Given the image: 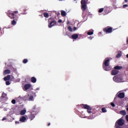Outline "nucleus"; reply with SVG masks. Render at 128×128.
<instances>
[{
    "label": "nucleus",
    "mask_w": 128,
    "mask_h": 128,
    "mask_svg": "<svg viewBox=\"0 0 128 128\" xmlns=\"http://www.w3.org/2000/svg\"><path fill=\"white\" fill-rule=\"evenodd\" d=\"M18 14V11L17 10L12 12L10 10L7 12L8 16L12 20H14L11 21V24H12V26H16V22L18 20V15H16Z\"/></svg>",
    "instance_id": "f257e3e1"
},
{
    "label": "nucleus",
    "mask_w": 128,
    "mask_h": 128,
    "mask_svg": "<svg viewBox=\"0 0 128 128\" xmlns=\"http://www.w3.org/2000/svg\"><path fill=\"white\" fill-rule=\"evenodd\" d=\"M81 4V10H82V16H90V12H88V10H86L88 6H86V0H82Z\"/></svg>",
    "instance_id": "f03ea898"
},
{
    "label": "nucleus",
    "mask_w": 128,
    "mask_h": 128,
    "mask_svg": "<svg viewBox=\"0 0 128 128\" xmlns=\"http://www.w3.org/2000/svg\"><path fill=\"white\" fill-rule=\"evenodd\" d=\"M124 124V120L121 118L116 122L115 126L116 128H120V126Z\"/></svg>",
    "instance_id": "7ed1b4c3"
},
{
    "label": "nucleus",
    "mask_w": 128,
    "mask_h": 128,
    "mask_svg": "<svg viewBox=\"0 0 128 128\" xmlns=\"http://www.w3.org/2000/svg\"><path fill=\"white\" fill-rule=\"evenodd\" d=\"M48 22L49 23L48 24V28H51L54 26L56 24V22L54 20V18H48Z\"/></svg>",
    "instance_id": "20e7f679"
},
{
    "label": "nucleus",
    "mask_w": 128,
    "mask_h": 128,
    "mask_svg": "<svg viewBox=\"0 0 128 128\" xmlns=\"http://www.w3.org/2000/svg\"><path fill=\"white\" fill-rule=\"evenodd\" d=\"M80 106L84 110H87V112H88V114H92V108L90 106L86 104H80Z\"/></svg>",
    "instance_id": "39448f33"
},
{
    "label": "nucleus",
    "mask_w": 128,
    "mask_h": 128,
    "mask_svg": "<svg viewBox=\"0 0 128 128\" xmlns=\"http://www.w3.org/2000/svg\"><path fill=\"white\" fill-rule=\"evenodd\" d=\"M113 80L116 82H124V78L120 76H114L113 77Z\"/></svg>",
    "instance_id": "423d86ee"
},
{
    "label": "nucleus",
    "mask_w": 128,
    "mask_h": 128,
    "mask_svg": "<svg viewBox=\"0 0 128 128\" xmlns=\"http://www.w3.org/2000/svg\"><path fill=\"white\" fill-rule=\"evenodd\" d=\"M112 60V58H106L104 61L102 66H110V62Z\"/></svg>",
    "instance_id": "0eeeda50"
},
{
    "label": "nucleus",
    "mask_w": 128,
    "mask_h": 128,
    "mask_svg": "<svg viewBox=\"0 0 128 128\" xmlns=\"http://www.w3.org/2000/svg\"><path fill=\"white\" fill-rule=\"evenodd\" d=\"M103 31L106 34H112V28L107 26L104 28Z\"/></svg>",
    "instance_id": "6e6552de"
},
{
    "label": "nucleus",
    "mask_w": 128,
    "mask_h": 128,
    "mask_svg": "<svg viewBox=\"0 0 128 128\" xmlns=\"http://www.w3.org/2000/svg\"><path fill=\"white\" fill-rule=\"evenodd\" d=\"M36 112H32L28 116V118H30V120H32L36 118Z\"/></svg>",
    "instance_id": "1a4fd4ad"
},
{
    "label": "nucleus",
    "mask_w": 128,
    "mask_h": 128,
    "mask_svg": "<svg viewBox=\"0 0 128 128\" xmlns=\"http://www.w3.org/2000/svg\"><path fill=\"white\" fill-rule=\"evenodd\" d=\"M104 12H105L106 14H108V12H110V9L108 7H105L104 8Z\"/></svg>",
    "instance_id": "9d476101"
},
{
    "label": "nucleus",
    "mask_w": 128,
    "mask_h": 128,
    "mask_svg": "<svg viewBox=\"0 0 128 128\" xmlns=\"http://www.w3.org/2000/svg\"><path fill=\"white\" fill-rule=\"evenodd\" d=\"M118 72H119L118 70L114 69L112 71L111 74L112 76H116V74H118Z\"/></svg>",
    "instance_id": "9b49d317"
},
{
    "label": "nucleus",
    "mask_w": 128,
    "mask_h": 128,
    "mask_svg": "<svg viewBox=\"0 0 128 128\" xmlns=\"http://www.w3.org/2000/svg\"><path fill=\"white\" fill-rule=\"evenodd\" d=\"M103 68L104 70H106V72H109V70H112V67L110 66H103Z\"/></svg>",
    "instance_id": "f8f14e48"
},
{
    "label": "nucleus",
    "mask_w": 128,
    "mask_h": 128,
    "mask_svg": "<svg viewBox=\"0 0 128 128\" xmlns=\"http://www.w3.org/2000/svg\"><path fill=\"white\" fill-rule=\"evenodd\" d=\"M26 120V118L24 116H22L20 118V122H25Z\"/></svg>",
    "instance_id": "ddd939ff"
},
{
    "label": "nucleus",
    "mask_w": 128,
    "mask_h": 128,
    "mask_svg": "<svg viewBox=\"0 0 128 128\" xmlns=\"http://www.w3.org/2000/svg\"><path fill=\"white\" fill-rule=\"evenodd\" d=\"M118 96L119 98H124V92L119 93Z\"/></svg>",
    "instance_id": "4468645a"
},
{
    "label": "nucleus",
    "mask_w": 128,
    "mask_h": 128,
    "mask_svg": "<svg viewBox=\"0 0 128 128\" xmlns=\"http://www.w3.org/2000/svg\"><path fill=\"white\" fill-rule=\"evenodd\" d=\"M31 87H32V85L28 84H26L24 86V89L26 90L30 88Z\"/></svg>",
    "instance_id": "2eb2a0df"
},
{
    "label": "nucleus",
    "mask_w": 128,
    "mask_h": 128,
    "mask_svg": "<svg viewBox=\"0 0 128 128\" xmlns=\"http://www.w3.org/2000/svg\"><path fill=\"white\" fill-rule=\"evenodd\" d=\"M72 40H76L77 38H78V34H74L72 36Z\"/></svg>",
    "instance_id": "dca6fc26"
},
{
    "label": "nucleus",
    "mask_w": 128,
    "mask_h": 128,
    "mask_svg": "<svg viewBox=\"0 0 128 128\" xmlns=\"http://www.w3.org/2000/svg\"><path fill=\"white\" fill-rule=\"evenodd\" d=\"M4 80H10V75H8L6 76L4 78Z\"/></svg>",
    "instance_id": "f3484780"
},
{
    "label": "nucleus",
    "mask_w": 128,
    "mask_h": 128,
    "mask_svg": "<svg viewBox=\"0 0 128 128\" xmlns=\"http://www.w3.org/2000/svg\"><path fill=\"white\" fill-rule=\"evenodd\" d=\"M30 80L32 82H33L34 84L36 82V78L35 77H32Z\"/></svg>",
    "instance_id": "a211bd4d"
},
{
    "label": "nucleus",
    "mask_w": 128,
    "mask_h": 128,
    "mask_svg": "<svg viewBox=\"0 0 128 128\" xmlns=\"http://www.w3.org/2000/svg\"><path fill=\"white\" fill-rule=\"evenodd\" d=\"M26 110H21V112H20V114L21 116H24V115L26 114Z\"/></svg>",
    "instance_id": "6ab92c4d"
},
{
    "label": "nucleus",
    "mask_w": 128,
    "mask_h": 128,
    "mask_svg": "<svg viewBox=\"0 0 128 128\" xmlns=\"http://www.w3.org/2000/svg\"><path fill=\"white\" fill-rule=\"evenodd\" d=\"M4 74H10V70H6L4 72Z\"/></svg>",
    "instance_id": "aec40b11"
},
{
    "label": "nucleus",
    "mask_w": 128,
    "mask_h": 128,
    "mask_svg": "<svg viewBox=\"0 0 128 128\" xmlns=\"http://www.w3.org/2000/svg\"><path fill=\"white\" fill-rule=\"evenodd\" d=\"M122 66H116L114 67V70H122Z\"/></svg>",
    "instance_id": "412c9836"
},
{
    "label": "nucleus",
    "mask_w": 128,
    "mask_h": 128,
    "mask_svg": "<svg viewBox=\"0 0 128 128\" xmlns=\"http://www.w3.org/2000/svg\"><path fill=\"white\" fill-rule=\"evenodd\" d=\"M120 114L122 116H126V112L124 110L120 111Z\"/></svg>",
    "instance_id": "4be33fe9"
},
{
    "label": "nucleus",
    "mask_w": 128,
    "mask_h": 128,
    "mask_svg": "<svg viewBox=\"0 0 128 128\" xmlns=\"http://www.w3.org/2000/svg\"><path fill=\"white\" fill-rule=\"evenodd\" d=\"M61 16H66V12L62 10L61 12Z\"/></svg>",
    "instance_id": "5701e85b"
},
{
    "label": "nucleus",
    "mask_w": 128,
    "mask_h": 128,
    "mask_svg": "<svg viewBox=\"0 0 128 128\" xmlns=\"http://www.w3.org/2000/svg\"><path fill=\"white\" fill-rule=\"evenodd\" d=\"M87 34H88V36H92V34H94V31H89L87 32Z\"/></svg>",
    "instance_id": "b1692460"
},
{
    "label": "nucleus",
    "mask_w": 128,
    "mask_h": 128,
    "mask_svg": "<svg viewBox=\"0 0 128 128\" xmlns=\"http://www.w3.org/2000/svg\"><path fill=\"white\" fill-rule=\"evenodd\" d=\"M68 30H69V32H72V26H68Z\"/></svg>",
    "instance_id": "393cba45"
},
{
    "label": "nucleus",
    "mask_w": 128,
    "mask_h": 128,
    "mask_svg": "<svg viewBox=\"0 0 128 128\" xmlns=\"http://www.w3.org/2000/svg\"><path fill=\"white\" fill-rule=\"evenodd\" d=\"M44 18H48V13H46V12H44Z\"/></svg>",
    "instance_id": "a878e982"
},
{
    "label": "nucleus",
    "mask_w": 128,
    "mask_h": 128,
    "mask_svg": "<svg viewBox=\"0 0 128 128\" xmlns=\"http://www.w3.org/2000/svg\"><path fill=\"white\" fill-rule=\"evenodd\" d=\"M120 56H122V54H120V53H118L117 54V55L116 56V58H120Z\"/></svg>",
    "instance_id": "bb28decb"
},
{
    "label": "nucleus",
    "mask_w": 128,
    "mask_h": 128,
    "mask_svg": "<svg viewBox=\"0 0 128 128\" xmlns=\"http://www.w3.org/2000/svg\"><path fill=\"white\" fill-rule=\"evenodd\" d=\"M6 96V94L2 93L1 98H4Z\"/></svg>",
    "instance_id": "cd10ccee"
},
{
    "label": "nucleus",
    "mask_w": 128,
    "mask_h": 128,
    "mask_svg": "<svg viewBox=\"0 0 128 128\" xmlns=\"http://www.w3.org/2000/svg\"><path fill=\"white\" fill-rule=\"evenodd\" d=\"M102 112H106V109L105 108H102Z\"/></svg>",
    "instance_id": "c85d7f7f"
},
{
    "label": "nucleus",
    "mask_w": 128,
    "mask_h": 128,
    "mask_svg": "<svg viewBox=\"0 0 128 128\" xmlns=\"http://www.w3.org/2000/svg\"><path fill=\"white\" fill-rule=\"evenodd\" d=\"M28 62V59H24L22 61V62H23V64H26V62Z\"/></svg>",
    "instance_id": "c756f323"
},
{
    "label": "nucleus",
    "mask_w": 128,
    "mask_h": 128,
    "mask_svg": "<svg viewBox=\"0 0 128 128\" xmlns=\"http://www.w3.org/2000/svg\"><path fill=\"white\" fill-rule=\"evenodd\" d=\"M104 10V8H101L98 10V12H102Z\"/></svg>",
    "instance_id": "7c9ffc66"
},
{
    "label": "nucleus",
    "mask_w": 128,
    "mask_h": 128,
    "mask_svg": "<svg viewBox=\"0 0 128 128\" xmlns=\"http://www.w3.org/2000/svg\"><path fill=\"white\" fill-rule=\"evenodd\" d=\"M6 86H10V81H6Z\"/></svg>",
    "instance_id": "2f4dec72"
},
{
    "label": "nucleus",
    "mask_w": 128,
    "mask_h": 128,
    "mask_svg": "<svg viewBox=\"0 0 128 128\" xmlns=\"http://www.w3.org/2000/svg\"><path fill=\"white\" fill-rule=\"evenodd\" d=\"M33 98H34V96H30L29 97V100H33Z\"/></svg>",
    "instance_id": "473e14b6"
},
{
    "label": "nucleus",
    "mask_w": 128,
    "mask_h": 128,
    "mask_svg": "<svg viewBox=\"0 0 128 128\" xmlns=\"http://www.w3.org/2000/svg\"><path fill=\"white\" fill-rule=\"evenodd\" d=\"M12 104H16V100H12Z\"/></svg>",
    "instance_id": "72a5a7b5"
},
{
    "label": "nucleus",
    "mask_w": 128,
    "mask_h": 128,
    "mask_svg": "<svg viewBox=\"0 0 128 128\" xmlns=\"http://www.w3.org/2000/svg\"><path fill=\"white\" fill-rule=\"evenodd\" d=\"M128 4H124L123 5L122 8H128Z\"/></svg>",
    "instance_id": "f704fd0d"
},
{
    "label": "nucleus",
    "mask_w": 128,
    "mask_h": 128,
    "mask_svg": "<svg viewBox=\"0 0 128 128\" xmlns=\"http://www.w3.org/2000/svg\"><path fill=\"white\" fill-rule=\"evenodd\" d=\"M111 106H113V108H114V106H116V104H114V103L112 102L111 103Z\"/></svg>",
    "instance_id": "c9c22d12"
},
{
    "label": "nucleus",
    "mask_w": 128,
    "mask_h": 128,
    "mask_svg": "<svg viewBox=\"0 0 128 128\" xmlns=\"http://www.w3.org/2000/svg\"><path fill=\"white\" fill-rule=\"evenodd\" d=\"M58 22H59V24H61V22H62V20H58Z\"/></svg>",
    "instance_id": "e433bc0d"
},
{
    "label": "nucleus",
    "mask_w": 128,
    "mask_h": 128,
    "mask_svg": "<svg viewBox=\"0 0 128 128\" xmlns=\"http://www.w3.org/2000/svg\"><path fill=\"white\" fill-rule=\"evenodd\" d=\"M126 120L127 122H128V115H126Z\"/></svg>",
    "instance_id": "4c0bfd02"
},
{
    "label": "nucleus",
    "mask_w": 128,
    "mask_h": 128,
    "mask_svg": "<svg viewBox=\"0 0 128 128\" xmlns=\"http://www.w3.org/2000/svg\"><path fill=\"white\" fill-rule=\"evenodd\" d=\"M15 124H20V122H18V121H16V122H15Z\"/></svg>",
    "instance_id": "58836bf2"
},
{
    "label": "nucleus",
    "mask_w": 128,
    "mask_h": 128,
    "mask_svg": "<svg viewBox=\"0 0 128 128\" xmlns=\"http://www.w3.org/2000/svg\"><path fill=\"white\" fill-rule=\"evenodd\" d=\"M76 27H74V29H73V30H74V32L75 31V30H76Z\"/></svg>",
    "instance_id": "ea45409f"
},
{
    "label": "nucleus",
    "mask_w": 128,
    "mask_h": 128,
    "mask_svg": "<svg viewBox=\"0 0 128 128\" xmlns=\"http://www.w3.org/2000/svg\"><path fill=\"white\" fill-rule=\"evenodd\" d=\"M6 120V117H4V118L2 119V120Z\"/></svg>",
    "instance_id": "a19ab883"
},
{
    "label": "nucleus",
    "mask_w": 128,
    "mask_h": 128,
    "mask_svg": "<svg viewBox=\"0 0 128 128\" xmlns=\"http://www.w3.org/2000/svg\"><path fill=\"white\" fill-rule=\"evenodd\" d=\"M64 36H68V32H66Z\"/></svg>",
    "instance_id": "79ce46f5"
},
{
    "label": "nucleus",
    "mask_w": 128,
    "mask_h": 128,
    "mask_svg": "<svg viewBox=\"0 0 128 128\" xmlns=\"http://www.w3.org/2000/svg\"><path fill=\"white\" fill-rule=\"evenodd\" d=\"M36 106H34V107H33V108H32V110H36Z\"/></svg>",
    "instance_id": "37998d69"
},
{
    "label": "nucleus",
    "mask_w": 128,
    "mask_h": 128,
    "mask_svg": "<svg viewBox=\"0 0 128 128\" xmlns=\"http://www.w3.org/2000/svg\"><path fill=\"white\" fill-rule=\"evenodd\" d=\"M92 36L89 37V40H92Z\"/></svg>",
    "instance_id": "c03bdc74"
},
{
    "label": "nucleus",
    "mask_w": 128,
    "mask_h": 128,
    "mask_svg": "<svg viewBox=\"0 0 128 128\" xmlns=\"http://www.w3.org/2000/svg\"><path fill=\"white\" fill-rule=\"evenodd\" d=\"M48 126H50V123H48Z\"/></svg>",
    "instance_id": "a18cd8bd"
},
{
    "label": "nucleus",
    "mask_w": 128,
    "mask_h": 128,
    "mask_svg": "<svg viewBox=\"0 0 128 128\" xmlns=\"http://www.w3.org/2000/svg\"><path fill=\"white\" fill-rule=\"evenodd\" d=\"M125 2H128V0H124Z\"/></svg>",
    "instance_id": "49530a36"
},
{
    "label": "nucleus",
    "mask_w": 128,
    "mask_h": 128,
    "mask_svg": "<svg viewBox=\"0 0 128 128\" xmlns=\"http://www.w3.org/2000/svg\"><path fill=\"white\" fill-rule=\"evenodd\" d=\"M70 24V22H68L67 24Z\"/></svg>",
    "instance_id": "de8ad7c7"
},
{
    "label": "nucleus",
    "mask_w": 128,
    "mask_h": 128,
    "mask_svg": "<svg viewBox=\"0 0 128 128\" xmlns=\"http://www.w3.org/2000/svg\"><path fill=\"white\" fill-rule=\"evenodd\" d=\"M126 56L127 58H128V54H126Z\"/></svg>",
    "instance_id": "09e8293b"
},
{
    "label": "nucleus",
    "mask_w": 128,
    "mask_h": 128,
    "mask_svg": "<svg viewBox=\"0 0 128 128\" xmlns=\"http://www.w3.org/2000/svg\"><path fill=\"white\" fill-rule=\"evenodd\" d=\"M60 0V2H62V0Z\"/></svg>",
    "instance_id": "8fccbe9b"
},
{
    "label": "nucleus",
    "mask_w": 128,
    "mask_h": 128,
    "mask_svg": "<svg viewBox=\"0 0 128 128\" xmlns=\"http://www.w3.org/2000/svg\"><path fill=\"white\" fill-rule=\"evenodd\" d=\"M20 98V96H19V98Z\"/></svg>",
    "instance_id": "3c124183"
}]
</instances>
